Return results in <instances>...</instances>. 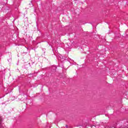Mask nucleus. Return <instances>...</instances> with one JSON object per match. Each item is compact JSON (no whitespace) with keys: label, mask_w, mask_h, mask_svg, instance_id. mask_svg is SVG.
<instances>
[{"label":"nucleus","mask_w":128,"mask_h":128,"mask_svg":"<svg viewBox=\"0 0 128 128\" xmlns=\"http://www.w3.org/2000/svg\"><path fill=\"white\" fill-rule=\"evenodd\" d=\"M0 128H4V126H2V124H0Z\"/></svg>","instance_id":"nucleus-1"},{"label":"nucleus","mask_w":128,"mask_h":128,"mask_svg":"<svg viewBox=\"0 0 128 128\" xmlns=\"http://www.w3.org/2000/svg\"><path fill=\"white\" fill-rule=\"evenodd\" d=\"M66 128H68V125H66Z\"/></svg>","instance_id":"nucleus-2"},{"label":"nucleus","mask_w":128,"mask_h":128,"mask_svg":"<svg viewBox=\"0 0 128 128\" xmlns=\"http://www.w3.org/2000/svg\"><path fill=\"white\" fill-rule=\"evenodd\" d=\"M56 68L55 67V69H56Z\"/></svg>","instance_id":"nucleus-3"}]
</instances>
